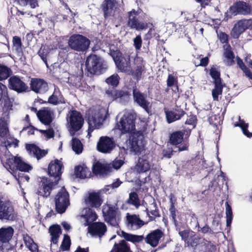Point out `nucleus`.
I'll return each instance as SVG.
<instances>
[{
	"instance_id": "53",
	"label": "nucleus",
	"mask_w": 252,
	"mask_h": 252,
	"mask_svg": "<svg viewBox=\"0 0 252 252\" xmlns=\"http://www.w3.org/2000/svg\"><path fill=\"white\" fill-rule=\"evenodd\" d=\"M226 205V226L229 227L231 225L233 220V214L231 206L227 202L225 203Z\"/></svg>"
},
{
	"instance_id": "41",
	"label": "nucleus",
	"mask_w": 252,
	"mask_h": 252,
	"mask_svg": "<svg viewBox=\"0 0 252 252\" xmlns=\"http://www.w3.org/2000/svg\"><path fill=\"white\" fill-rule=\"evenodd\" d=\"M2 97V98L1 99L0 102L3 104L2 108L3 110L7 112L12 110L13 104L12 101L11 100V98L8 95V90L5 92V94H4V95H3Z\"/></svg>"
},
{
	"instance_id": "5",
	"label": "nucleus",
	"mask_w": 252,
	"mask_h": 252,
	"mask_svg": "<svg viewBox=\"0 0 252 252\" xmlns=\"http://www.w3.org/2000/svg\"><path fill=\"white\" fill-rule=\"evenodd\" d=\"M126 16L127 18L126 26L129 29L139 31L146 30L149 27V23L143 21L139 12L134 9L127 12Z\"/></svg>"
},
{
	"instance_id": "36",
	"label": "nucleus",
	"mask_w": 252,
	"mask_h": 252,
	"mask_svg": "<svg viewBox=\"0 0 252 252\" xmlns=\"http://www.w3.org/2000/svg\"><path fill=\"white\" fill-rule=\"evenodd\" d=\"M151 165L149 161L144 158L140 157L138 162L135 165V169L138 173H143L149 171L150 169Z\"/></svg>"
},
{
	"instance_id": "38",
	"label": "nucleus",
	"mask_w": 252,
	"mask_h": 252,
	"mask_svg": "<svg viewBox=\"0 0 252 252\" xmlns=\"http://www.w3.org/2000/svg\"><path fill=\"white\" fill-rule=\"evenodd\" d=\"M167 86L169 88L173 87L172 89L174 93H179V86L178 78L171 74H169L166 81Z\"/></svg>"
},
{
	"instance_id": "64",
	"label": "nucleus",
	"mask_w": 252,
	"mask_h": 252,
	"mask_svg": "<svg viewBox=\"0 0 252 252\" xmlns=\"http://www.w3.org/2000/svg\"><path fill=\"white\" fill-rule=\"evenodd\" d=\"M23 240L26 247L34 242L33 240L28 234L23 235Z\"/></svg>"
},
{
	"instance_id": "29",
	"label": "nucleus",
	"mask_w": 252,
	"mask_h": 252,
	"mask_svg": "<svg viewBox=\"0 0 252 252\" xmlns=\"http://www.w3.org/2000/svg\"><path fill=\"white\" fill-rule=\"evenodd\" d=\"M163 235V232L160 229H157L149 233L145 238V241L152 247H155L158 245Z\"/></svg>"
},
{
	"instance_id": "47",
	"label": "nucleus",
	"mask_w": 252,
	"mask_h": 252,
	"mask_svg": "<svg viewBox=\"0 0 252 252\" xmlns=\"http://www.w3.org/2000/svg\"><path fill=\"white\" fill-rule=\"evenodd\" d=\"M224 57L227 59V65L230 66L234 63V59L235 58V55L233 51L231 50V46L228 45L227 48H226L224 52Z\"/></svg>"
},
{
	"instance_id": "55",
	"label": "nucleus",
	"mask_w": 252,
	"mask_h": 252,
	"mask_svg": "<svg viewBox=\"0 0 252 252\" xmlns=\"http://www.w3.org/2000/svg\"><path fill=\"white\" fill-rule=\"evenodd\" d=\"M17 162L18 164L17 171H20L22 172H29L32 168L30 165L25 163L21 158L18 159V161Z\"/></svg>"
},
{
	"instance_id": "28",
	"label": "nucleus",
	"mask_w": 252,
	"mask_h": 252,
	"mask_svg": "<svg viewBox=\"0 0 252 252\" xmlns=\"http://www.w3.org/2000/svg\"><path fill=\"white\" fill-rule=\"evenodd\" d=\"M117 87H109L105 90V94L112 101L118 98H124L128 97L130 94L128 91L123 90H117Z\"/></svg>"
},
{
	"instance_id": "40",
	"label": "nucleus",
	"mask_w": 252,
	"mask_h": 252,
	"mask_svg": "<svg viewBox=\"0 0 252 252\" xmlns=\"http://www.w3.org/2000/svg\"><path fill=\"white\" fill-rule=\"evenodd\" d=\"M12 48L15 50L17 55L21 56L23 54L22 43L20 37L14 36L12 38Z\"/></svg>"
},
{
	"instance_id": "60",
	"label": "nucleus",
	"mask_w": 252,
	"mask_h": 252,
	"mask_svg": "<svg viewBox=\"0 0 252 252\" xmlns=\"http://www.w3.org/2000/svg\"><path fill=\"white\" fill-rule=\"evenodd\" d=\"M40 132L44 134L48 139L53 138L55 136V131L53 128H50L46 130H40Z\"/></svg>"
},
{
	"instance_id": "30",
	"label": "nucleus",
	"mask_w": 252,
	"mask_h": 252,
	"mask_svg": "<svg viewBox=\"0 0 252 252\" xmlns=\"http://www.w3.org/2000/svg\"><path fill=\"white\" fill-rule=\"evenodd\" d=\"M85 203L88 206L95 208H99L103 202L100 194L98 192L89 193L88 197L85 199Z\"/></svg>"
},
{
	"instance_id": "24",
	"label": "nucleus",
	"mask_w": 252,
	"mask_h": 252,
	"mask_svg": "<svg viewBox=\"0 0 252 252\" xmlns=\"http://www.w3.org/2000/svg\"><path fill=\"white\" fill-rule=\"evenodd\" d=\"M30 85L31 90L37 94H44L48 90V84L43 79L32 78Z\"/></svg>"
},
{
	"instance_id": "45",
	"label": "nucleus",
	"mask_w": 252,
	"mask_h": 252,
	"mask_svg": "<svg viewBox=\"0 0 252 252\" xmlns=\"http://www.w3.org/2000/svg\"><path fill=\"white\" fill-rule=\"evenodd\" d=\"M150 214L152 215V216H149L150 221H153L156 218L160 217L157 204L155 200L150 204Z\"/></svg>"
},
{
	"instance_id": "23",
	"label": "nucleus",
	"mask_w": 252,
	"mask_h": 252,
	"mask_svg": "<svg viewBox=\"0 0 252 252\" xmlns=\"http://www.w3.org/2000/svg\"><path fill=\"white\" fill-rule=\"evenodd\" d=\"M37 118L43 125L50 126L54 119V112L49 107H43L38 110Z\"/></svg>"
},
{
	"instance_id": "17",
	"label": "nucleus",
	"mask_w": 252,
	"mask_h": 252,
	"mask_svg": "<svg viewBox=\"0 0 252 252\" xmlns=\"http://www.w3.org/2000/svg\"><path fill=\"white\" fill-rule=\"evenodd\" d=\"M8 87L10 90L18 93L26 92L28 90V86L18 76H12L8 80Z\"/></svg>"
},
{
	"instance_id": "6",
	"label": "nucleus",
	"mask_w": 252,
	"mask_h": 252,
	"mask_svg": "<svg viewBox=\"0 0 252 252\" xmlns=\"http://www.w3.org/2000/svg\"><path fill=\"white\" fill-rule=\"evenodd\" d=\"M58 182L47 177H40L36 193L44 198L49 197L52 190L58 185Z\"/></svg>"
},
{
	"instance_id": "9",
	"label": "nucleus",
	"mask_w": 252,
	"mask_h": 252,
	"mask_svg": "<svg viewBox=\"0 0 252 252\" xmlns=\"http://www.w3.org/2000/svg\"><path fill=\"white\" fill-rule=\"evenodd\" d=\"M69 47L76 51H85L90 45V40L83 35L74 34L72 35L68 40Z\"/></svg>"
},
{
	"instance_id": "35",
	"label": "nucleus",
	"mask_w": 252,
	"mask_h": 252,
	"mask_svg": "<svg viewBox=\"0 0 252 252\" xmlns=\"http://www.w3.org/2000/svg\"><path fill=\"white\" fill-rule=\"evenodd\" d=\"M47 102L54 105L64 104L65 103V99L61 93L56 91L49 97Z\"/></svg>"
},
{
	"instance_id": "51",
	"label": "nucleus",
	"mask_w": 252,
	"mask_h": 252,
	"mask_svg": "<svg viewBox=\"0 0 252 252\" xmlns=\"http://www.w3.org/2000/svg\"><path fill=\"white\" fill-rule=\"evenodd\" d=\"M12 73L10 68L4 65L0 64V81L8 78Z\"/></svg>"
},
{
	"instance_id": "59",
	"label": "nucleus",
	"mask_w": 252,
	"mask_h": 252,
	"mask_svg": "<svg viewBox=\"0 0 252 252\" xmlns=\"http://www.w3.org/2000/svg\"><path fill=\"white\" fill-rule=\"evenodd\" d=\"M19 141L15 138H9V140H7L6 142H5L6 144V148L5 150L7 151V147H10L12 146H13L14 148H16L18 147Z\"/></svg>"
},
{
	"instance_id": "43",
	"label": "nucleus",
	"mask_w": 252,
	"mask_h": 252,
	"mask_svg": "<svg viewBox=\"0 0 252 252\" xmlns=\"http://www.w3.org/2000/svg\"><path fill=\"white\" fill-rule=\"evenodd\" d=\"M122 236L125 239L126 241H129L132 243H138L142 241L144 237L142 235H136L127 233L125 231H122Z\"/></svg>"
},
{
	"instance_id": "54",
	"label": "nucleus",
	"mask_w": 252,
	"mask_h": 252,
	"mask_svg": "<svg viewBox=\"0 0 252 252\" xmlns=\"http://www.w3.org/2000/svg\"><path fill=\"white\" fill-rule=\"evenodd\" d=\"M68 83L70 85L79 88L81 86V78L77 75H71L68 78Z\"/></svg>"
},
{
	"instance_id": "7",
	"label": "nucleus",
	"mask_w": 252,
	"mask_h": 252,
	"mask_svg": "<svg viewBox=\"0 0 252 252\" xmlns=\"http://www.w3.org/2000/svg\"><path fill=\"white\" fill-rule=\"evenodd\" d=\"M209 74L213 79L214 85V88L212 91L213 100L219 101V96L222 94L223 88L225 85L222 82L220 72L214 66L210 68Z\"/></svg>"
},
{
	"instance_id": "62",
	"label": "nucleus",
	"mask_w": 252,
	"mask_h": 252,
	"mask_svg": "<svg viewBox=\"0 0 252 252\" xmlns=\"http://www.w3.org/2000/svg\"><path fill=\"white\" fill-rule=\"evenodd\" d=\"M142 40L140 35H138L133 39V45L136 50H140L142 47Z\"/></svg>"
},
{
	"instance_id": "22",
	"label": "nucleus",
	"mask_w": 252,
	"mask_h": 252,
	"mask_svg": "<svg viewBox=\"0 0 252 252\" xmlns=\"http://www.w3.org/2000/svg\"><path fill=\"white\" fill-rule=\"evenodd\" d=\"M252 20L243 19L240 20L236 23L231 32V35L234 39H237L240 35L249 28Z\"/></svg>"
},
{
	"instance_id": "34",
	"label": "nucleus",
	"mask_w": 252,
	"mask_h": 252,
	"mask_svg": "<svg viewBox=\"0 0 252 252\" xmlns=\"http://www.w3.org/2000/svg\"><path fill=\"white\" fill-rule=\"evenodd\" d=\"M110 252H132L129 245L125 240H121L118 243H115Z\"/></svg>"
},
{
	"instance_id": "13",
	"label": "nucleus",
	"mask_w": 252,
	"mask_h": 252,
	"mask_svg": "<svg viewBox=\"0 0 252 252\" xmlns=\"http://www.w3.org/2000/svg\"><path fill=\"white\" fill-rule=\"evenodd\" d=\"M179 234L187 246L192 247L194 250L200 244L201 241L200 237L196 235L194 232L189 230L180 231Z\"/></svg>"
},
{
	"instance_id": "27",
	"label": "nucleus",
	"mask_w": 252,
	"mask_h": 252,
	"mask_svg": "<svg viewBox=\"0 0 252 252\" xmlns=\"http://www.w3.org/2000/svg\"><path fill=\"white\" fill-rule=\"evenodd\" d=\"M102 115L99 112H92V114L88 118V130L92 132L94 129L99 128L102 124Z\"/></svg>"
},
{
	"instance_id": "44",
	"label": "nucleus",
	"mask_w": 252,
	"mask_h": 252,
	"mask_svg": "<svg viewBox=\"0 0 252 252\" xmlns=\"http://www.w3.org/2000/svg\"><path fill=\"white\" fill-rule=\"evenodd\" d=\"M120 77L117 73H114L105 80L106 83L109 87H117L119 84Z\"/></svg>"
},
{
	"instance_id": "57",
	"label": "nucleus",
	"mask_w": 252,
	"mask_h": 252,
	"mask_svg": "<svg viewBox=\"0 0 252 252\" xmlns=\"http://www.w3.org/2000/svg\"><path fill=\"white\" fill-rule=\"evenodd\" d=\"M48 53V50L45 46H42L38 51V55L40 56L42 60L47 65V56Z\"/></svg>"
},
{
	"instance_id": "61",
	"label": "nucleus",
	"mask_w": 252,
	"mask_h": 252,
	"mask_svg": "<svg viewBox=\"0 0 252 252\" xmlns=\"http://www.w3.org/2000/svg\"><path fill=\"white\" fill-rule=\"evenodd\" d=\"M177 152H178V150L177 151H174L172 148H167V149L163 150L162 155L164 158H170L173 155V153Z\"/></svg>"
},
{
	"instance_id": "37",
	"label": "nucleus",
	"mask_w": 252,
	"mask_h": 252,
	"mask_svg": "<svg viewBox=\"0 0 252 252\" xmlns=\"http://www.w3.org/2000/svg\"><path fill=\"white\" fill-rule=\"evenodd\" d=\"M75 174L77 178L85 179L89 177L91 172L86 166L78 165L75 168Z\"/></svg>"
},
{
	"instance_id": "25",
	"label": "nucleus",
	"mask_w": 252,
	"mask_h": 252,
	"mask_svg": "<svg viewBox=\"0 0 252 252\" xmlns=\"http://www.w3.org/2000/svg\"><path fill=\"white\" fill-rule=\"evenodd\" d=\"M166 121L168 124L180 120L186 114V112L180 106L176 105L174 110H165Z\"/></svg>"
},
{
	"instance_id": "3",
	"label": "nucleus",
	"mask_w": 252,
	"mask_h": 252,
	"mask_svg": "<svg viewBox=\"0 0 252 252\" xmlns=\"http://www.w3.org/2000/svg\"><path fill=\"white\" fill-rule=\"evenodd\" d=\"M85 65L88 76L101 74L106 68L100 57L95 54H92L88 57Z\"/></svg>"
},
{
	"instance_id": "39",
	"label": "nucleus",
	"mask_w": 252,
	"mask_h": 252,
	"mask_svg": "<svg viewBox=\"0 0 252 252\" xmlns=\"http://www.w3.org/2000/svg\"><path fill=\"white\" fill-rule=\"evenodd\" d=\"M126 218L127 223L128 224H130L131 226L136 225L137 226V228H139L146 224L136 215H128L127 216Z\"/></svg>"
},
{
	"instance_id": "31",
	"label": "nucleus",
	"mask_w": 252,
	"mask_h": 252,
	"mask_svg": "<svg viewBox=\"0 0 252 252\" xmlns=\"http://www.w3.org/2000/svg\"><path fill=\"white\" fill-rule=\"evenodd\" d=\"M14 230L12 227H2L0 228V244L9 243L12 239Z\"/></svg>"
},
{
	"instance_id": "21",
	"label": "nucleus",
	"mask_w": 252,
	"mask_h": 252,
	"mask_svg": "<svg viewBox=\"0 0 252 252\" xmlns=\"http://www.w3.org/2000/svg\"><path fill=\"white\" fill-rule=\"evenodd\" d=\"M119 6L118 0H104L101 4L104 18L113 16Z\"/></svg>"
},
{
	"instance_id": "49",
	"label": "nucleus",
	"mask_w": 252,
	"mask_h": 252,
	"mask_svg": "<svg viewBox=\"0 0 252 252\" xmlns=\"http://www.w3.org/2000/svg\"><path fill=\"white\" fill-rule=\"evenodd\" d=\"M128 204L132 205L136 208L140 206V200L137 193L136 192H132L129 193V198L126 201Z\"/></svg>"
},
{
	"instance_id": "14",
	"label": "nucleus",
	"mask_w": 252,
	"mask_h": 252,
	"mask_svg": "<svg viewBox=\"0 0 252 252\" xmlns=\"http://www.w3.org/2000/svg\"><path fill=\"white\" fill-rule=\"evenodd\" d=\"M143 136L141 131L131 133L128 139L130 151L135 154H139L143 149L142 140Z\"/></svg>"
},
{
	"instance_id": "2",
	"label": "nucleus",
	"mask_w": 252,
	"mask_h": 252,
	"mask_svg": "<svg viewBox=\"0 0 252 252\" xmlns=\"http://www.w3.org/2000/svg\"><path fill=\"white\" fill-rule=\"evenodd\" d=\"M190 133V129H183L173 131L170 134L169 142L177 148L178 152L188 151L189 146V137Z\"/></svg>"
},
{
	"instance_id": "15",
	"label": "nucleus",
	"mask_w": 252,
	"mask_h": 252,
	"mask_svg": "<svg viewBox=\"0 0 252 252\" xmlns=\"http://www.w3.org/2000/svg\"><path fill=\"white\" fill-rule=\"evenodd\" d=\"M102 214L104 220L113 226L119 225V220L117 218V211L115 207L107 205L102 208Z\"/></svg>"
},
{
	"instance_id": "50",
	"label": "nucleus",
	"mask_w": 252,
	"mask_h": 252,
	"mask_svg": "<svg viewBox=\"0 0 252 252\" xmlns=\"http://www.w3.org/2000/svg\"><path fill=\"white\" fill-rule=\"evenodd\" d=\"M72 149L77 154H80L83 151V145L81 141L77 138H73L72 139Z\"/></svg>"
},
{
	"instance_id": "48",
	"label": "nucleus",
	"mask_w": 252,
	"mask_h": 252,
	"mask_svg": "<svg viewBox=\"0 0 252 252\" xmlns=\"http://www.w3.org/2000/svg\"><path fill=\"white\" fill-rule=\"evenodd\" d=\"M87 224L89 225L97 219V215L92 209L89 208L84 215Z\"/></svg>"
},
{
	"instance_id": "63",
	"label": "nucleus",
	"mask_w": 252,
	"mask_h": 252,
	"mask_svg": "<svg viewBox=\"0 0 252 252\" xmlns=\"http://www.w3.org/2000/svg\"><path fill=\"white\" fill-rule=\"evenodd\" d=\"M219 38L221 43H228V35L226 33L221 32L219 35Z\"/></svg>"
},
{
	"instance_id": "20",
	"label": "nucleus",
	"mask_w": 252,
	"mask_h": 252,
	"mask_svg": "<svg viewBox=\"0 0 252 252\" xmlns=\"http://www.w3.org/2000/svg\"><path fill=\"white\" fill-rule=\"evenodd\" d=\"M20 158V157L17 156L12 158H7L6 155L0 154V159L1 162L4 167L15 176H16L17 172L18 164L17 162L18 161V159Z\"/></svg>"
},
{
	"instance_id": "1",
	"label": "nucleus",
	"mask_w": 252,
	"mask_h": 252,
	"mask_svg": "<svg viewBox=\"0 0 252 252\" xmlns=\"http://www.w3.org/2000/svg\"><path fill=\"white\" fill-rule=\"evenodd\" d=\"M109 54L113 58L118 72L130 75L137 81L141 79L143 73L146 71L145 61L142 57L136 55L133 59V68L132 69L129 54H123L119 50H110Z\"/></svg>"
},
{
	"instance_id": "58",
	"label": "nucleus",
	"mask_w": 252,
	"mask_h": 252,
	"mask_svg": "<svg viewBox=\"0 0 252 252\" xmlns=\"http://www.w3.org/2000/svg\"><path fill=\"white\" fill-rule=\"evenodd\" d=\"M197 117L195 115L191 114L188 116V118L185 122L186 125H191L194 127L197 124Z\"/></svg>"
},
{
	"instance_id": "12",
	"label": "nucleus",
	"mask_w": 252,
	"mask_h": 252,
	"mask_svg": "<svg viewBox=\"0 0 252 252\" xmlns=\"http://www.w3.org/2000/svg\"><path fill=\"white\" fill-rule=\"evenodd\" d=\"M122 133H130L135 129V119L131 114L124 115L117 124Z\"/></svg>"
},
{
	"instance_id": "19",
	"label": "nucleus",
	"mask_w": 252,
	"mask_h": 252,
	"mask_svg": "<svg viewBox=\"0 0 252 252\" xmlns=\"http://www.w3.org/2000/svg\"><path fill=\"white\" fill-rule=\"evenodd\" d=\"M69 122L71 129L76 132L82 127L84 119L80 112L76 110H73L70 112Z\"/></svg>"
},
{
	"instance_id": "32",
	"label": "nucleus",
	"mask_w": 252,
	"mask_h": 252,
	"mask_svg": "<svg viewBox=\"0 0 252 252\" xmlns=\"http://www.w3.org/2000/svg\"><path fill=\"white\" fill-rule=\"evenodd\" d=\"M26 149L30 154L33 155L37 160L45 157L48 153L47 151L41 150L34 144H27Z\"/></svg>"
},
{
	"instance_id": "10",
	"label": "nucleus",
	"mask_w": 252,
	"mask_h": 252,
	"mask_svg": "<svg viewBox=\"0 0 252 252\" xmlns=\"http://www.w3.org/2000/svg\"><path fill=\"white\" fill-rule=\"evenodd\" d=\"M63 168V163L61 160L55 159L51 160L47 169L48 178L59 183L62 179Z\"/></svg>"
},
{
	"instance_id": "8",
	"label": "nucleus",
	"mask_w": 252,
	"mask_h": 252,
	"mask_svg": "<svg viewBox=\"0 0 252 252\" xmlns=\"http://www.w3.org/2000/svg\"><path fill=\"white\" fill-rule=\"evenodd\" d=\"M17 218L12 202L8 199L0 198V220L13 221Z\"/></svg>"
},
{
	"instance_id": "4",
	"label": "nucleus",
	"mask_w": 252,
	"mask_h": 252,
	"mask_svg": "<svg viewBox=\"0 0 252 252\" xmlns=\"http://www.w3.org/2000/svg\"><path fill=\"white\" fill-rule=\"evenodd\" d=\"M54 202L56 212L62 214L70 205V196L64 186H63L55 195Z\"/></svg>"
},
{
	"instance_id": "11",
	"label": "nucleus",
	"mask_w": 252,
	"mask_h": 252,
	"mask_svg": "<svg viewBox=\"0 0 252 252\" xmlns=\"http://www.w3.org/2000/svg\"><path fill=\"white\" fill-rule=\"evenodd\" d=\"M132 95L134 102L143 108L148 114L151 115V104L147 99V95L141 92L135 87L132 89Z\"/></svg>"
},
{
	"instance_id": "46",
	"label": "nucleus",
	"mask_w": 252,
	"mask_h": 252,
	"mask_svg": "<svg viewBox=\"0 0 252 252\" xmlns=\"http://www.w3.org/2000/svg\"><path fill=\"white\" fill-rule=\"evenodd\" d=\"M9 128L7 121L4 118H0V137L4 138L9 134Z\"/></svg>"
},
{
	"instance_id": "52",
	"label": "nucleus",
	"mask_w": 252,
	"mask_h": 252,
	"mask_svg": "<svg viewBox=\"0 0 252 252\" xmlns=\"http://www.w3.org/2000/svg\"><path fill=\"white\" fill-rule=\"evenodd\" d=\"M107 170V167L99 161L95 163L93 166V172L95 174H103Z\"/></svg>"
},
{
	"instance_id": "18",
	"label": "nucleus",
	"mask_w": 252,
	"mask_h": 252,
	"mask_svg": "<svg viewBox=\"0 0 252 252\" xmlns=\"http://www.w3.org/2000/svg\"><path fill=\"white\" fill-rule=\"evenodd\" d=\"M229 13L233 15L238 14L248 15L251 13V6L243 1H239L234 3L229 7Z\"/></svg>"
},
{
	"instance_id": "33",
	"label": "nucleus",
	"mask_w": 252,
	"mask_h": 252,
	"mask_svg": "<svg viewBox=\"0 0 252 252\" xmlns=\"http://www.w3.org/2000/svg\"><path fill=\"white\" fill-rule=\"evenodd\" d=\"M49 232L51 236V243L57 244L60 235L62 233V229L59 224L52 225L49 229Z\"/></svg>"
},
{
	"instance_id": "16",
	"label": "nucleus",
	"mask_w": 252,
	"mask_h": 252,
	"mask_svg": "<svg viewBox=\"0 0 252 252\" xmlns=\"http://www.w3.org/2000/svg\"><path fill=\"white\" fill-rule=\"evenodd\" d=\"M115 146L116 144L113 138L105 136L99 138L96 148L98 152L106 154L111 153Z\"/></svg>"
},
{
	"instance_id": "26",
	"label": "nucleus",
	"mask_w": 252,
	"mask_h": 252,
	"mask_svg": "<svg viewBox=\"0 0 252 252\" xmlns=\"http://www.w3.org/2000/svg\"><path fill=\"white\" fill-rule=\"evenodd\" d=\"M107 227L104 222H94L89 225V232L93 236L102 237L107 231Z\"/></svg>"
},
{
	"instance_id": "42",
	"label": "nucleus",
	"mask_w": 252,
	"mask_h": 252,
	"mask_svg": "<svg viewBox=\"0 0 252 252\" xmlns=\"http://www.w3.org/2000/svg\"><path fill=\"white\" fill-rule=\"evenodd\" d=\"M237 63L239 67L242 70L245 76L252 80V72L245 64L243 60L239 57H236Z\"/></svg>"
},
{
	"instance_id": "56",
	"label": "nucleus",
	"mask_w": 252,
	"mask_h": 252,
	"mask_svg": "<svg viewBox=\"0 0 252 252\" xmlns=\"http://www.w3.org/2000/svg\"><path fill=\"white\" fill-rule=\"evenodd\" d=\"M71 240L69 236L67 234H65L60 247L61 249L63 251H67L69 250Z\"/></svg>"
}]
</instances>
